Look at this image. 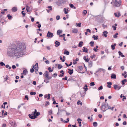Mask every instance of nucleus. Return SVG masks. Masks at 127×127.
<instances>
[{"label": "nucleus", "instance_id": "f257e3e1", "mask_svg": "<svg viewBox=\"0 0 127 127\" xmlns=\"http://www.w3.org/2000/svg\"><path fill=\"white\" fill-rule=\"evenodd\" d=\"M25 46L21 44L17 46L12 44L9 46L7 49V53L9 57H12L14 56L19 58L21 57L24 54L23 51L25 50Z\"/></svg>", "mask_w": 127, "mask_h": 127}, {"label": "nucleus", "instance_id": "f03ea898", "mask_svg": "<svg viewBox=\"0 0 127 127\" xmlns=\"http://www.w3.org/2000/svg\"><path fill=\"white\" fill-rule=\"evenodd\" d=\"M40 113L39 112H37L36 109H35L34 111L32 113V114L29 115V117L31 119H34L37 117V116L39 115Z\"/></svg>", "mask_w": 127, "mask_h": 127}, {"label": "nucleus", "instance_id": "7ed1b4c3", "mask_svg": "<svg viewBox=\"0 0 127 127\" xmlns=\"http://www.w3.org/2000/svg\"><path fill=\"white\" fill-rule=\"evenodd\" d=\"M101 110H102V108L104 109V110H102L103 112L107 110L108 109H110L111 107L108 105V103L107 102L103 103L102 104L101 106Z\"/></svg>", "mask_w": 127, "mask_h": 127}, {"label": "nucleus", "instance_id": "20e7f679", "mask_svg": "<svg viewBox=\"0 0 127 127\" xmlns=\"http://www.w3.org/2000/svg\"><path fill=\"white\" fill-rule=\"evenodd\" d=\"M113 1L114 3L115 6L117 7L119 6L121 2L120 0H113Z\"/></svg>", "mask_w": 127, "mask_h": 127}, {"label": "nucleus", "instance_id": "39448f33", "mask_svg": "<svg viewBox=\"0 0 127 127\" xmlns=\"http://www.w3.org/2000/svg\"><path fill=\"white\" fill-rule=\"evenodd\" d=\"M53 36V33H52L50 32L49 31L47 33V37H48L51 38Z\"/></svg>", "mask_w": 127, "mask_h": 127}, {"label": "nucleus", "instance_id": "423d86ee", "mask_svg": "<svg viewBox=\"0 0 127 127\" xmlns=\"http://www.w3.org/2000/svg\"><path fill=\"white\" fill-rule=\"evenodd\" d=\"M34 69L35 70V72H36V71H38V63H36L35 65L34 66Z\"/></svg>", "mask_w": 127, "mask_h": 127}, {"label": "nucleus", "instance_id": "0eeeda50", "mask_svg": "<svg viewBox=\"0 0 127 127\" xmlns=\"http://www.w3.org/2000/svg\"><path fill=\"white\" fill-rule=\"evenodd\" d=\"M114 15H115V17H119L121 16V15L120 13L119 12H118V14L116 13H114Z\"/></svg>", "mask_w": 127, "mask_h": 127}, {"label": "nucleus", "instance_id": "6e6552de", "mask_svg": "<svg viewBox=\"0 0 127 127\" xmlns=\"http://www.w3.org/2000/svg\"><path fill=\"white\" fill-rule=\"evenodd\" d=\"M108 32L106 31H104L103 32V34L102 35L104 36L105 37H107V34H108Z\"/></svg>", "mask_w": 127, "mask_h": 127}, {"label": "nucleus", "instance_id": "1a4fd4ad", "mask_svg": "<svg viewBox=\"0 0 127 127\" xmlns=\"http://www.w3.org/2000/svg\"><path fill=\"white\" fill-rule=\"evenodd\" d=\"M28 73V71L26 69H25L23 71V72L22 73V75H25L27 73Z\"/></svg>", "mask_w": 127, "mask_h": 127}, {"label": "nucleus", "instance_id": "9d476101", "mask_svg": "<svg viewBox=\"0 0 127 127\" xmlns=\"http://www.w3.org/2000/svg\"><path fill=\"white\" fill-rule=\"evenodd\" d=\"M107 87L109 88H111V85H112V83L111 82H107Z\"/></svg>", "mask_w": 127, "mask_h": 127}, {"label": "nucleus", "instance_id": "9b49d317", "mask_svg": "<svg viewBox=\"0 0 127 127\" xmlns=\"http://www.w3.org/2000/svg\"><path fill=\"white\" fill-rule=\"evenodd\" d=\"M45 76V77L46 78L48 77H49V72L47 71H46L45 72V73L44 74Z\"/></svg>", "mask_w": 127, "mask_h": 127}, {"label": "nucleus", "instance_id": "f8f14e48", "mask_svg": "<svg viewBox=\"0 0 127 127\" xmlns=\"http://www.w3.org/2000/svg\"><path fill=\"white\" fill-rule=\"evenodd\" d=\"M63 2V1H61V0H59L56 3L57 5H58V6H60L61 5V4Z\"/></svg>", "mask_w": 127, "mask_h": 127}, {"label": "nucleus", "instance_id": "ddd939ff", "mask_svg": "<svg viewBox=\"0 0 127 127\" xmlns=\"http://www.w3.org/2000/svg\"><path fill=\"white\" fill-rule=\"evenodd\" d=\"M56 44L55 46L56 47H57L60 45V42H58L57 41H56L55 42Z\"/></svg>", "mask_w": 127, "mask_h": 127}, {"label": "nucleus", "instance_id": "4468645a", "mask_svg": "<svg viewBox=\"0 0 127 127\" xmlns=\"http://www.w3.org/2000/svg\"><path fill=\"white\" fill-rule=\"evenodd\" d=\"M111 77L112 79H115L116 78V75L114 74H112Z\"/></svg>", "mask_w": 127, "mask_h": 127}, {"label": "nucleus", "instance_id": "2eb2a0df", "mask_svg": "<svg viewBox=\"0 0 127 127\" xmlns=\"http://www.w3.org/2000/svg\"><path fill=\"white\" fill-rule=\"evenodd\" d=\"M83 52L86 53L88 52V49L87 48H86L85 47H83Z\"/></svg>", "mask_w": 127, "mask_h": 127}, {"label": "nucleus", "instance_id": "dca6fc26", "mask_svg": "<svg viewBox=\"0 0 127 127\" xmlns=\"http://www.w3.org/2000/svg\"><path fill=\"white\" fill-rule=\"evenodd\" d=\"M116 45V44L114 43L111 46V47L112 50H114L115 49V46Z\"/></svg>", "mask_w": 127, "mask_h": 127}, {"label": "nucleus", "instance_id": "f3484780", "mask_svg": "<svg viewBox=\"0 0 127 127\" xmlns=\"http://www.w3.org/2000/svg\"><path fill=\"white\" fill-rule=\"evenodd\" d=\"M17 8L15 7H13L12 9V10L13 12H15L17 11Z\"/></svg>", "mask_w": 127, "mask_h": 127}, {"label": "nucleus", "instance_id": "a211bd4d", "mask_svg": "<svg viewBox=\"0 0 127 127\" xmlns=\"http://www.w3.org/2000/svg\"><path fill=\"white\" fill-rule=\"evenodd\" d=\"M68 70H69V71L70 72H68V73H69V74L70 75H71L73 73V69H72L71 70L70 69H68Z\"/></svg>", "mask_w": 127, "mask_h": 127}, {"label": "nucleus", "instance_id": "6ab92c4d", "mask_svg": "<svg viewBox=\"0 0 127 127\" xmlns=\"http://www.w3.org/2000/svg\"><path fill=\"white\" fill-rule=\"evenodd\" d=\"M95 40H97L98 39V36L97 35L95 36L94 35L92 37Z\"/></svg>", "mask_w": 127, "mask_h": 127}, {"label": "nucleus", "instance_id": "aec40b11", "mask_svg": "<svg viewBox=\"0 0 127 127\" xmlns=\"http://www.w3.org/2000/svg\"><path fill=\"white\" fill-rule=\"evenodd\" d=\"M78 31V30L77 29H74L72 30V32L73 33H76Z\"/></svg>", "mask_w": 127, "mask_h": 127}, {"label": "nucleus", "instance_id": "412c9836", "mask_svg": "<svg viewBox=\"0 0 127 127\" xmlns=\"http://www.w3.org/2000/svg\"><path fill=\"white\" fill-rule=\"evenodd\" d=\"M65 51L64 52V54H66L67 55H68L69 54V52L68 51H66V49H64Z\"/></svg>", "mask_w": 127, "mask_h": 127}, {"label": "nucleus", "instance_id": "4be33fe9", "mask_svg": "<svg viewBox=\"0 0 127 127\" xmlns=\"http://www.w3.org/2000/svg\"><path fill=\"white\" fill-rule=\"evenodd\" d=\"M87 85H85L83 88L85 90V92H86L88 90V88H87Z\"/></svg>", "mask_w": 127, "mask_h": 127}, {"label": "nucleus", "instance_id": "5701e85b", "mask_svg": "<svg viewBox=\"0 0 127 127\" xmlns=\"http://www.w3.org/2000/svg\"><path fill=\"white\" fill-rule=\"evenodd\" d=\"M118 53L119 55L121 56L122 57H125V56L123 55V54L121 51H119L118 52Z\"/></svg>", "mask_w": 127, "mask_h": 127}, {"label": "nucleus", "instance_id": "b1692460", "mask_svg": "<svg viewBox=\"0 0 127 127\" xmlns=\"http://www.w3.org/2000/svg\"><path fill=\"white\" fill-rule=\"evenodd\" d=\"M127 81V80L126 79H124L122 81V85H124L125 84V82H126Z\"/></svg>", "mask_w": 127, "mask_h": 127}, {"label": "nucleus", "instance_id": "393cba45", "mask_svg": "<svg viewBox=\"0 0 127 127\" xmlns=\"http://www.w3.org/2000/svg\"><path fill=\"white\" fill-rule=\"evenodd\" d=\"M62 32V31L61 30H58L57 32V34L58 35H59Z\"/></svg>", "mask_w": 127, "mask_h": 127}, {"label": "nucleus", "instance_id": "a878e982", "mask_svg": "<svg viewBox=\"0 0 127 127\" xmlns=\"http://www.w3.org/2000/svg\"><path fill=\"white\" fill-rule=\"evenodd\" d=\"M26 10L27 12L30 11L31 10L30 9V7L27 5H26Z\"/></svg>", "mask_w": 127, "mask_h": 127}, {"label": "nucleus", "instance_id": "bb28decb", "mask_svg": "<svg viewBox=\"0 0 127 127\" xmlns=\"http://www.w3.org/2000/svg\"><path fill=\"white\" fill-rule=\"evenodd\" d=\"M118 85H117L114 84L113 86L114 88L115 89L117 90L118 89Z\"/></svg>", "mask_w": 127, "mask_h": 127}, {"label": "nucleus", "instance_id": "cd10ccee", "mask_svg": "<svg viewBox=\"0 0 127 127\" xmlns=\"http://www.w3.org/2000/svg\"><path fill=\"white\" fill-rule=\"evenodd\" d=\"M93 64V62L92 61H90L89 64L88 66L90 67H91L92 66Z\"/></svg>", "mask_w": 127, "mask_h": 127}, {"label": "nucleus", "instance_id": "c85d7f7f", "mask_svg": "<svg viewBox=\"0 0 127 127\" xmlns=\"http://www.w3.org/2000/svg\"><path fill=\"white\" fill-rule=\"evenodd\" d=\"M47 78L46 79H44V81L46 83H48L49 82V81H48L49 80L48 79V78Z\"/></svg>", "mask_w": 127, "mask_h": 127}, {"label": "nucleus", "instance_id": "c756f323", "mask_svg": "<svg viewBox=\"0 0 127 127\" xmlns=\"http://www.w3.org/2000/svg\"><path fill=\"white\" fill-rule=\"evenodd\" d=\"M83 43V42L82 41H80L79 44L78 45V46L80 47H81L82 46V44Z\"/></svg>", "mask_w": 127, "mask_h": 127}, {"label": "nucleus", "instance_id": "7c9ffc66", "mask_svg": "<svg viewBox=\"0 0 127 127\" xmlns=\"http://www.w3.org/2000/svg\"><path fill=\"white\" fill-rule=\"evenodd\" d=\"M58 69H59L61 68H62L63 66L61 64H58Z\"/></svg>", "mask_w": 127, "mask_h": 127}, {"label": "nucleus", "instance_id": "2f4dec72", "mask_svg": "<svg viewBox=\"0 0 127 127\" xmlns=\"http://www.w3.org/2000/svg\"><path fill=\"white\" fill-rule=\"evenodd\" d=\"M48 70H49V72H52L53 71V69H51V68L50 67H49L48 68Z\"/></svg>", "mask_w": 127, "mask_h": 127}, {"label": "nucleus", "instance_id": "473e14b6", "mask_svg": "<svg viewBox=\"0 0 127 127\" xmlns=\"http://www.w3.org/2000/svg\"><path fill=\"white\" fill-rule=\"evenodd\" d=\"M65 64L67 66H71L72 64V62H70V64H68L67 63H65Z\"/></svg>", "mask_w": 127, "mask_h": 127}, {"label": "nucleus", "instance_id": "72a5a7b5", "mask_svg": "<svg viewBox=\"0 0 127 127\" xmlns=\"http://www.w3.org/2000/svg\"><path fill=\"white\" fill-rule=\"evenodd\" d=\"M118 34V32H116V33L113 36V37L114 38H116L117 37V35Z\"/></svg>", "mask_w": 127, "mask_h": 127}, {"label": "nucleus", "instance_id": "f704fd0d", "mask_svg": "<svg viewBox=\"0 0 127 127\" xmlns=\"http://www.w3.org/2000/svg\"><path fill=\"white\" fill-rule=\"evenodd\" d=\"M93 124L94 126L96 127L97 126V124L96 122H94L93 123Z\"/></svg>", "mask_w": 127, "mask_h": 127}, {"label": "nucleus", "instance_id": "c9c22d12", "mask_svg": "<svg viewBox=\"0 0 127 127\" xmlns=\"http://www.w3.org/2000/svg\"><path fill=\"white\" fill-rule=\"evenodd\" d=\"M36 94V93L35 92H31L30 93V94L32 95H35Z\"/></svg>", "mask_w": 127, "mask_h": 127}, {"label": "nucleus", "instance_id": "e433bc0d", "mask_svg": "<svg viewBox=\"0 0 127 127\" xmlns=\"http://www.w3.org/2000/svg\"><path fill=\"white\" fill-rule=\"evenodd\" d=\"M64 12L65 14H67L68 13V12L67 11L66 9L65 8H64Z\"/></svg>", "mask_w": 127, "mask_h": 127}, {"label": "nucleus", "instance_id": "4c0bfd02", "mask_svg": "<svg viewBox=\"0 0 127 127\" xmlns=\"http://www.w3.org/2000/svg\"><path fill=\"white\" fill-rule=\"evenodd\" d=\"M103 70V69L102 68H99L98 69V70L96 72H101Z\"/></svg>", "mask_w": 127, "mask_h": 127}, {"label": "nucleus", "instance_id": "58836bf2", "mask_svg": "<svg viewBox=\"0 0 127 127\" xmlns=\"http://www.w3.org/2000/svg\"><path fill=\"white\" fill-rule=\"evenodd\" d=\"M7 17L9 19H11L12 18V16H11L9 14L7 15Z\"/></svg>", "mask_w": 127, "mask_h": 127}, {"label": "nucleus", "instance_id": "ea45409f", "mask_svg": "<svg viewBox=\"0 0 127 127\" xmlns=\"http://www.w3.org/2000/svg\"><path fill=\"white\" fill-rule=\"evenodd\" d=\"M76 25L77 26H78L79 27H81V23L80 22L78 24L76 23Z\"/></svg>", "mask_w": 127, "mask_h": 127}, {"label": "nucleus", "instance_id": "a19ab883", "mask_svg": "<svg viewBox=\"0 0 127 127\" xmlns=\"http://www.w3.org/2000/svg\"><path fill=\"white\" fill-rule=\"evenodd\" d=\"M94 42L93 41H91L90 42V44L91 45V46H94Z\"/></svg>", "mask_w": 127, "mask_h": 127}, {"label": "nucleus", "instance_id": "79ce46f5", "mask_svg": "<svg viewBox=\"0 0 127 127\" xmlns=\"http://www.w3.org/2000/svg\"><path fill=\"white\" fill-rule=\"evenodd\" d=\"M22 14L23 15V17L25 15V12L24 11H23L21 12Z\"/></svg>", "mask_w": 127, "mask_h": 127}, {"label": "nucleus", "instance_id": "37998d69", "mask_svg": "<svg viewBox=\"0 0 127 127\" xmlns=\"http://www.w3.org/2000/svg\"><path fill=\"white\" fill-rule=\"evenodd\" d=\"M83 12L85 16L86 14L87 13V11L86 10H85L83 11Z\"/></svg>", "mask_w": 127, "mask_h": 127}, {"label": "nucleus", "instance_id": "c03bdc74", "mask_svg": "<svg viewBox=\"0 0 127 127\" xmlns=\"http://www.w3.org/2000/svg\"><path fill=\"white\" fill-rule=\"evenodd\" d=\"M103 89V86H101L99 87L98 88V90H101Z\"/></svg>", "mask_w": 127, "mask_h": 127}, {"label": "nucleus", "instance_id": "a18cd8bd", "mask_svg": "<svg viewBox=\"0 0 127 127\" xmlns=\"http://www.w3.org/2000/svg\"><path fill=\"white\" fill-rule=\"evenodd\" d=\"M0 65L1 66H4L5 64L3 62H1L0 63Z\"/></svg>", "mask_w": 127, "mask_h": 127}, {"label": "nucleus", "instance_id": "49530a36", "mask_svg": "<svg viewBox=\"0 0 127 127\" xmlns=\"http://www.w3.org/2000/svg\"><path fill=\"white\" fill-rule=\"evenodd\" d=\"M90 85L91 86H93L95 85V84L94 82H92L90 83Z\"/></svg>", "mask_w": 127, "mask_h": 127}, {"label": "nucleus", "instance_id": "de8ad7c7", "mask_svg": "<svg viewBox=\"0 0 127 127\" xmlns=\"http://www.w3.org/2000/svg\"><path fill=\"white\" fill-rule=\"evenodd\" d=\"M60 16L59 15H57L56 17V19L57 20H59L60 19Z\"/></svg>", "mask_w": 127, "mask_h": 127}, {"label": "nucleus", "instance_id": "09e8293b", "mask_svg": "<svg viewBox=\"0 0 127 127\" xmlns=\"http://www.w3.org/2000/svg\"><path fill=\"white\" fill-rule=\"evenodd\" d=\"M8 77L7 75H6L5 78H4V79H6V80H4V81H6V80L8 79Z\"/></svg>", "mask_w": 127, "mask_h": 127}, {"label": "nucleus", "instance_id": "8fccbe9b", "mask_svg": "<svg viewBox=\"0 0 127 127\" xmlns=\"http://www.w3.org/2000/svg\"><path fill=\"white\" fill-rule=\"evenodd\" d=\"M86 93H81V97H83L85 95Z\"/></svg>", "mask_w": 127, "mask_h": 127}, {"label": "nucleus", "instance_id": "3c124183", "mask_svg": "<svg viewBox=\"0 0 127 127\" xmlns=\"http://www.w3.org/2000/svg\"><path fill=\"white\" fill-rule=\"evenodd\" d=\"M60 59H61V60L63 62H64L65 61V59H62V58L61 56H60Z\"/></svg>", "mask_w": 127, "mask_h": 127}, {"label": "nucleus", "instance_id": "603ef678", "mask_svg": "<svg viewBox=\"0 0 127 127\" xmlns=\"http://www.w3.org/2000/svg\"><path fill=\"white\" fill-rule=\"evenodd\" d=\"M58 112H62L64 111H65V110H63V109H61V110H60L59 109V108H58Z\"/></svg>", "mask_w": 127, "mask_h": 127}, {"label": "nucleus", "instance_id": "864d4df0", "mask_svg": "<svg viewBox=\"0 0 127 127\" xmlns=\"http://www.w3.org/2000/svg\"><path fill=\"white\" fill-rule=\"evenodd\" d=\"M69 5L70 7L71 8H73V7H74V6L73 4H71V3L69 4Z\"/></svg>", "mask_w": 127, "mask_h": 127}, {"label": "nucleus", "instance_id": "5fc2aeb1", "mask_svg": "<svg viewBox=\"0 0 127 127\" xmlns=\"http://www.w3.org/2000/svg\"><path fill=\"white\" fill-rule=\"evenodd\" d=\"M30 71L31 73H33L34 71V69L33 68H31L30 69Z\"/></svg>", "mask_w": 127, "mask_h": 127}, {"label": "nucleus", "instance_id": "6e6d98bb", "mask_svg": "<svg viewBox=\"0 0 127 127\" xmlns=\"http://www.w3.org/2000/svg\"><path fill=\"white\" fill-rule=\"evenodd\" d=\"M10 124L12 126H13L14 122L12 121H11L9 122Z\"/></svg>", "mask_w": 127, "mask_h": 127}, {"label": "nucleus", "instance_id": "4d7b16f0", "mask_svg": "<svg viewBox=\"0 0 127 127\" xmlns=\"http://www.w3.org/2000/svg\"><path fill=\"white\" fill-rule=\"evenodd\" d=\"M7 103L6 102H5L4 103H3V105H4V107H3L4 109H5V105L7 104Z\"/></svg>", "mask_w": 127, "mask_h": 127}, {"label": "nucleus", "instance_id": "13d9d810", "mask_svg": "<svg viewBox=\"0 0 127 127\" xmlns=\"http://www.w3.org/2000/svg\"><path fill=\"white\" fill-rule=\"evenodd\" d=\"M67 77L66 76H65L64 78H63L62 79L63 80H67Z\"/></svg>", "mask_w": 127, "mask_h": 127}, {"label": "nucleus", "instance_id": "bf43d9fd", "mask_svg": "<svg viewBox=\"0 0 127 127\" xmlns=\"http://www.w3.org/2000/svg\"><path fill=\"white\" fill-rule=\"evenodd\" d=\"M112 28H113L114 30H115L116 29V27L114 26H112Z\"/></svg>", "mask_w": 127, "mask_h": 127}, {"label": "nucleus", "instance_id": "052dcab7", "mask_svg": "<svg viewBox=\"0 0 127 127\" xmlns=\"http://www.w3.org/2000/svg\"><path fill=\"white\" fill-rule=\"evenodd\" d=\"M79 69L80 70H82L83 69V67L82 66H79Z\"/></svg>", "mask_w": 127, "mask_h": 127}, {"label": "nucleus", "instance_id": "680f3d73", "mask_svg": "<svg viewBox=\"0 0 127 127\" xmlns=\"http://www.w3.org/2000/svg\"><path fill=\"white\" fill-rule=\"evenodd\" d=\"M86 31H87V32H89L90 33H91V31L90 29H87L86 30Z\"/></svg>", "mask_w": 127, "mask_h": 127}, {"label": "nucleus", "instance_id": "e2e57ef3", "mask_svg": "<svg viewBox=\"0 0 127 127\" xmlns=\"http://www.w3.org/2000/svg\"><path fill=\"white\" fill-rule=\"evenodd\" d=\"M66 119H67V121H65V122H64V123H66L69 122V118H67Z\"/></svg>", "mask_w": 127, "mask_h": 127}, {"label": "nucleus", "instance_id": "0e129e2a", "mask_svg": "<svg viewBox=\"0 0 127 127\" xmlns=\"http://www.w3.org/2000/svg\"><path fill=\"white\" fill-rule=\"evenodd\" d=\"M48 114L49 115H51L52 114V111L51 110L49 111L48 112Z\"/></svg>", "mask_w": 127, "mask_h": 127}, {"label": "nucleus", "instance_id": "69168bd1", "mask_svg": "<svg viewBox=\"0 0 127 127\" xmlns=\"http://www.w3.org/2000/svg\"><path fill=\"white\" fill-rule=\"evenodd\" d=\"M48 8H50V10H52V6H49L48 7Z\"/></svg>", "mask_w": 127, "mask_h": 127}, {"label": "nucleus", "instance_id": "338daca9", "mask_svg": "<svg viewBox=\"0 0 127 127\" xmlns=\"http://www.w3.org/2000/svg\"><path fill=\"white\" fill-rule=\"evenodd\" d=\"M125 96H123V98L122 99V100L123 101H124L125 99H126V97Z\"/></svg>", "mask_w": 127, "mask_h": 127}, {"label": "nucleus", "instance_id": "774afa93", "mask_svg": "<svg viewBox=\"0 0 127 127\" xmlns=\"http://www.w3.org/2000/svg\"><path fill=\"white\" fill-rule=\"evenodd\" d=\"M25 98H26L27 100H28L29 99V98L28 95H26L25 96Z\"/></svg>", "mask_w": 127, "mask_h": 127}]
</instances>
